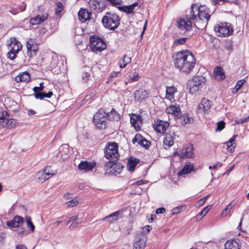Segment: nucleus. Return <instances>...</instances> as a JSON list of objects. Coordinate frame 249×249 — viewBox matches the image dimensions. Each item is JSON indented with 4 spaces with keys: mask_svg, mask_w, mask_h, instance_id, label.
<instances>
[{
    "mask_svg": "<svg viewBox=\"0 0 249 249\" xmlns=\"http://www.w3.org/2000/svg\"><path fill=\"white\" fill-rule=\"evenodd\" d=\"M189 173L190 172H172L173 174V176H174V178H172V177H171L172 176L171 174L169 175V178L172 181L176 182L180 176Z\"/></svg>",
    "mask_w": 249,
    "mask_h": 249,
    "instance_id": "ea45409f",
    "label": "nucleus"
},
{
    "mask_svg": "<svg viewBox=\"0 0 249 249\" xmlns=\"http://www.w3.org/2000/svg\"><path fill=\"white\" fill-rule=\"evenodd\" d=\"M48 15L47 14L42 15H37L34 18H31L30 20V22L32 25L39 24L47 18Z\"/></svg>",
    "mask_w": 249,
    "mask_h": 249,
    "instance_id": "393cba45",
    "label": "nucleus"
},
{
    "mask_svg": "<svg viewBox=\"0 0 249 249\" xmlns=\"http://www.w3.org/2000/svg\"><path fill=\"white\" fill-rule=\"evenodd\" d=\"M237 137V134L233 135L232 137L227 142V145L229 151L232 152L234 150L235 146H233L235 139Z\"/></svg>",
    "mask_w": 249,
    "mask_h": 249,
    "instance_id": "c9c22d12",
    "label": "nucleus"
},
{
    "mask_svg": "<svg viewBox=\"0 0 249 249\" xmlns=\"http://www.w3.org/2000/svg\"><path fill=\"white\" fill-rule=\"evenodd\" d=\"M211 106L212 101L206 98H203L199 104L197 109L198 112L204 113L209 110Z\"/></svg>",
    "mask_w": 249,
    "mask_h": 249,
    "instance_id": "a211bd4d",
    "label": "nucleus"
},
{
    "mask_svg": "<svg viewBox=\"0 0 249 249\" xmlns=\"http://www.w3.org/2000/svg\"><path fill=\"white\" fill-rule=\"evenodd\" d=\"M165 212V208L163 207H161V208H158L156 210V214H161V213H164Z\"/></svg>",
    "mask_w": 249,
    "mask_h": 249,
    "instance_id": "0e129e2a",
    "label": "nucleus"
},
{
    "mask_svg": "<svg viewBox=\"0 0 249 249\" xmlns=\"http://www.w3.org/2000/svg\"><path fill=\"white\" fill-rule=\"evenodd\" d=\"M107 119L111 121H118L120 119V114L114 109L112 108L109 112H107Z\"/></svg>",
    "mask_w": 249,
    "mask_h": 249,
    "instance_id": "2f4dec72",
    "label": "nucleus"
},
{
    "mask_svg": "<svg viewBox=\"0 0 249 249\" xmlns=\"http://www.w3.org/2000/svg\"><path fill=\"white\" fill-rule=\"evenodd\" d=\"M90 77V74L87 71L82 73V78L85 82H87Z\"/></svg>",
    "mask_w": 249,
    "mask_h": 249,
    "instance_id": "6e6d98bb",
    "label": "nucleus"
},
{
    "mask_svg": "<svg viewBox=\"0 0 249 249\" xmlns=\"http://www.w3.org/2000/svg\"><path fill=\"white\" fill-rule=\"evenodd\" d=\"M120 212L119 211H116L107 216L103 218V219H101V220L102 221H106V220H109V223H113L114 221H116L118 220V217L120 214Z\"/></svg>",
    "mask_w": 249,
    "mask_h": 249,
    "instance_id": "473e14b6",
    "label": "nucleus"
},
{
    "mask_svg": "<svg viewBox=\"0 0 249 249\" xmlns=\"http://www.w3.org/2000/svg\"><path fill=\"white\" fill-rule=\"evenodd\" d=\"M58 156L60 157L63 160H66L69 159V146L68 144H65L60 147Z\"/></svg>",
    "mask_w": 249,
    "mask_h": 249,
    "instance_id": "b1692460",
    "label": "nucleus"
},
{
    "mask_svg": "<svg viewBox=\"0 0 249 249\" xmlns=\"http://www.w3.org/2000/svg\"><path fill=\"white\" fill-rule=\"evenodd\" d=\"M107 112L104 109H100L93 116V123L98 128L104 129L107 127Z\"/></svg>",
    "mask_w": 249,
    "mask_h": 249,
    "instance_id": "39448f33",
    "label": "nucleus"
},
{
    "mask_svg": "<svg viewBox=\"0 0 249 249\" xmlns=\"http://www.w3.org/2000/svg\"><path fill=\"white\" fill-rule=\"evenodd\" d=\"M147 182V181H143L142 180H139L137 181H136L134 182L132 185H136V186H139L141 185H142L144 183H146Z\"/></svg>",
    "mask_w": 249,
    "mask_h": 249,
    "instance_id": "e2e57ef3",
    "label": "nucleus"
},
{
    "mask_svg": "<svg viewBox=\"0 0 249 249\" xmlns=\"http://www.w3.org/2000/svg\"><path fill=\"white\" fill-rule=\"evenodd\" d=\"M148 92L144 89H139L134 92V96L136 100H141L146 98L148 97Z\"/></svg>",
    "mask_w": 249,
    "mask_h": 249,
    "instance_id": "a878e982",
    "label": "nucleus"
},
{
    "mask_svg": "<svg viewBox=\"0 0 249 249\" xmlns=\"http://www.w3.org/2000/svg\"><path fill=\"white\" fill-rule=\"evenodd\" d=\"M210 196V195H207V196H205L204 198L200 199L198 201V205L202 206L203 205L206 201L207 199L208 198V197Z\"/></svg>",
    "mask_w": 249,
    "mask_h": 249,
    "instance_id": "13d9d810",
    "label": "nucleus"
},
{
    "mask_svg": "<svg viewBox=\"0 0 249 249\" xmlns=\"http://www.w3.org/2000/svg\"><path fill=\"white\" fill-rule=\"evenodd\" d=\"M206 81L205 77L201 75L196 76L190 80L188 82V86L189 88L190 92L195 93L198 91L204 84Z\"/></svg>",
    "mask_w": 249,
    "mask_h": 249,
    "instance_id": "423d86ee",
    "label": "nucleus"
},
{
    "mask_svg": "<svg viewBox=\"0 0 249 249\" xmlns=\"http://www.w3.org/2000/svg\"><path fill=\"white\" fill-rule=\"evenodd\" d=\"M78 17L82 22H84L89 19V14L83 9H81L78 13Z\"/></svg>",
    "mask_w": 249,
    "mask_h": 249,
    "instance_id": "f704fd0d",
    "label": "nucleus"
},
{
    "mask_svg": "<svg viewBox=\"0 0 249 249\" xmlns=\"http://www.w3.org/2000/svg\"><path fill=\"white\" fill-rule=\"evenodd\" d=\"M187 39V37L180 38L174 40L173 46L176 47L178 45L184 44Z\"/></svg>",
    "mask_w": 249,
    "mask_h": 249,
    "instance_id": "79ce46f5",
    "label": "nucleus"
},
{
    "mask_svg": "<svg viewBox=\"0 0 249 249\" xmlns=\"http://www.w3.org/2000/svg\"><path fill=\"white\" fill-rule=\"evenodd\" d=\"M211 206L210 205L205 207L197 215V216H204L211 209Z\"/></svg>",
    "mask_w": 249,
    "mask_h": 249,
    "instance_id": "09e8293b",
    "label": "nucleus"
},
{
    "mask_svg": "<svg viewBox=\"0 0 249 249\" xmlns=\"http://www.w3.org/2000/svg\"><path fill=\"white\" fill-rule=\"evenodd\" d=\"M78 204V201L76 198H74L67 202L68 207H73L76 206Z\"/></svg>",
    "mask_w": 249,
    "mask_h": 249,
    "instance_id": "864d4df0",
    "label": "nucleus"
},
{
    "mask_svg": "<svg viewBox=\"0 0 249 249\" xmlns=\"http://www.w3.org/2000/svg\"><path fill=\"white\" fill-rule=\"evenodd\" d=\"M44 87L42 83L40 84L39 87H36L33 89V90L35 92V94L36 93H42V91L44 90Z\"/></svg>",
    "mask_w": 249,
    "mask_h": 249,
    "instance_id": "3c124183",
    "label": "nucleus"
},
{
    "mask_svg": "<svg viewBox=\"0 0 249 249\" xmlns=\"http://www.w3.org/2000/svg\"><path fill=\"white\" fill-rule=\"evenodd\" d=\"M110 3L113 5H118L120 4L121 0H107Z\"/></svg>",
    "mask_w": 249,
    "mask_h": 249,
    "instance_id": "69168bd1",
    "label": "nucleus"
},
{
    "mask_svg": "<svg viewBox=\"0 0 249 249\" xmlns=\"http://www.w3.org/2000/svg\"><path fill=\"white\" fill-rule=\"evenodd\" d=\"M225 249H240L241 245L234 240H229L225 244Z\"/></svg>",
    "mask_w": 249,
    "mask_h": 249,
    "instance_id": "c85d7f7f",
    "label": "nucleus"
},
{
    "mask_svg": "<svg viewBox=\"0 0 249 249\" xmlns=\"http://www.w3.org/2000/svg\"><path fill=\"white\" fill-rule=\"evenodd\" d=\"M25 219L28 227L30 228L31 232H33L35 230V226L31 221V217L28 216L25 217Z\"/></svg>",
    "mask_w": 249,
    "mask_h": 249,
    "instance_id": "37998d69",
    "label": "nucleus"
},
{
    "mask_svg": "<svg viewBox=\"0 0 249 249\" xmlns=\"http://www.w3.org/2000/svg\"><path fill=\"white\" fill-rule=\"evenodd\" d=\"M132 142L133 143L137 142L146 149H148L151 144L149 141H147L140 134H137L135 135V137L132 140Z\"/></svg>",
    "mask_w": 249,
    "mask_h": 249,
    "instance_id": "2eb2a0df",
    "label": "nucleus"
},
{
    "mask_svg": "<svg viewBox=\"0 0 249 249\" xmlns=\"http://www.w3.org/2000/svg\"><path fill=\"white\" fill-rule=\"evenodd\" d=\"M248 121H249V116L246 118L240 119L237 121H236V123L237 124H242Z\"/></svg>",
    "mask_w": 249,
    "mask_h": 249,
    "instance_id": "052dcab7",
    "label": "nucleus"
},
{
    "mask_svg": "<svg viewBox=\"0 0 249 249\" xmlns=\"http://www.w3.org/2000/svg\"><path fill=\"white\" fill-rule=\"evenodd\" d=\"M131 61V58L125 55L123 58L119 60L118 65L120 68H124L128 64L130 63Z\"/></svg>",
    "mask_w": 249,
    "mask_h": 249,
    "instance_id": "72a5a7b5",
    "label": "nucleus"
},
{
    "mask_svg": "<svg viewBox=\"0 0 249 249\" xmlns=\"http://www.w3.org/2000/svg\"><path fill=\"white\" fill-rule=\"evenodd\" d=\"M177 89L173 86L166 87V98L170 101L174 99V93L177 92Z\"/></svg>",
    "mask_w": 249,
    "mask_h": 249,
    "instance_id": "c756f323",
    "label": "nucleus"
},
{
    "mask_svg": "<svg viewBox=\"0 0 249 249\" xmlns=\"http://www.w3.org/2000/svg\"><path fill=\"white\" fill-rule=\"evenodd\" d=\"M147 240L146 236L142 235L141 237L138 238V240L133 245V249H144Z\"/></svg>",
    "mask_w": 249,
    "mask_h": 249,
    "instance_id": "5701e85b",
    "label": "nucleus"
},
{
    "mask_svg": "<svg viewBox=\"0 0 249 249\" xmlns=\"http://www.w3.org/2000/svg\"><path fill=\"white\" fill-rule=\"evenodd\" d=\"M183 122L182 123L183 124H186L189 123H191L193 119L189 117L188 115L185 114L182 117Z\"/></svg>",
    "mask_w": 249,
    "mask_h": 249,
    "instance_id": "603ef678",
    "label": "nucleus"
},
{
    "mask_svg": "<svg viewBox=\"0 0 249 249\" xmlns=\"http://www.w3.org/2000/svg\"><path fill=\"white\" fill-rule=\"evenodd\" d=\"M221 166V164L220 163H216V164L215 165H213V166H209V169L210 170H218L219 169L218 168V166H219L220 167Z\"/></svg>",
    "mask_w": 249,
    "mask_h": 249,
    "instance_id": "680f3d73",
    "label": "nucleus"
},
{
    "mask_svg": "<svg viewBox=\"0 0 249 249\" xmlns=\"http://www.w3.org/2000/svg\"><path fill=\"white\" fill-rule=\"evenodd\" d=\"M120 18L114 13L107 12L102 18V22L105 27L114 30L116 29L120 24Z\"/></svg>",
    "mask_w": 249,
    "mask_h": 249,
    "instance_id": "7ed1b4c3",
    "label": "nucleus"
},
{
    "mask_svg": "<svg viewBox=\"0 0 249 249\" xmlns=\"http://www.w3.org/2000/svg\"><path fill=\"white\" fill-rule=\"evenodd\" d=\"M173 57L175 68L186 74L190 73L196 65L194 56L188 51L178 52L174 54Z\"/></svg>",
    "mask_w": 249,
    "mask_h": 249,
    "instance_id": "f03ea898",
    "label": "nucleus"
},
{
    "mask_svg": "<svg viewBox=\"0 0 249 249\" xmlns=\"http://www.w3.org/2000/svg\"><path fill=\"white\" fill-rule=\"evenodd\" d=\"M88 3L90 8L97 12L103 11L106 7L102 0H89Z\"/></svg>",
    "mask_w": 249,
    "mask_h": 249,
    "instance_id": "9d476101",
    "label": "nucleus"
},
{
    "mask_svg": "<svg viewBox=\"0 0 249 249\" xmlns=\"http://www.w3.org/2000/svg\"><path fill=\"white\" fill-rule=\"evenodd\" d=\"M215 31L218 34L219 36H228L232 32V29L227 23L218 24L214 27Z\"/></svg>",
    "mask_w": 249,
    "mask_h": 249,
    "instance_id": "1a4fd4ad",
    "label": "nucleus"
},
{
    "mask_svg": "<svg viewBox=\"0 0 249 249\" xmlns=\"http://www.w3.org/2000/svg\"><path fill=\"white\" fill-rule=\"evenodd\" d=\"M54 175L55 173L52 174L50 172H36L35 177L38 182L42 183Z\"/></svg>",
    "mask_w": 249,
    "mask_h": 249,
    "instance_id": "aec40b11",
    "label": "nucleus"
},
{
    "mask_svg": "<svg viewBox=\"0 0 249 249\" xmlns=\"http://www.w3.org/2000/svg\"><path fill=\"white\" fill-rule=\"evenodd\" d=\"M225 123L223 121H221L217 123V128L215 131H220L225 128Z\"/></svg>",
    "mask_w": 249,
    "mask_h": 249,
    "instance_id": "8fccbe9b",
    "label": "nucleus"
},
{
    "mask_svg": "<svg viewBox=\"0 0 249 249\" xmlns=\"http://www.w3.org/2000/svg\"><path fill=\"white\" fill-rule=\"evenodd\" d=\"M26 47L28 51L27 54L29 57H31L36 55L38 48L33 40L30 38L27 42Z\"/></svg>",
    "mask_w": 249,
    "mask_h": 249,
    "instance_id": "9b49d317",
    "label": "nucleus"
},
{
    "mask_svg": "<svg viewBox=\"0 0 249 249\" xmlns=\"http://www.w3.org/2000/svg\"><path fill=\"white\" fill-rule=\"evenodd\" d=\"M16 249H27L25 246L20 244L16 246Z\"/></svg>",
    "mask_w": 249,
    "mask_h": 249,
    "instance_id": "774afa93",
    "label": "nucleus"
},
{
    "mask_svg": "<svg viewBox=\"0 0 249 249\" xmlns=\"http://www.w3.org/2000/svg\"><path fill=\"white\" fill-rule=\"evenodd\" d=\"M130 123L135 129L138 131L142 124V119L140 115L132 114L130 116Z\"/></svg>",
    "mask_w": 249,
    "mask_h": 249,
    "instance_id": "ddd939ff",
    "label": "nucleus"
},
{
    "mask_svg": "<svg viewBox=\"0 0 249 249\" xmlns=\"http://www.w3.org/2000/svg\"><path fill=\"white\" fill-rule=\"evenodd\" d=\"M10 41V43L8 44V52L7 53L6 56L8 59L14 60L17 57V54L21 50L22 45L16 38L11 37Z\"/></svg>",
    "mask_w": 249,
    "mask_h": 249,
    "instance_id": "20e7f679",
    "label": "nucleus"
},
{
    "mask_svg": "<svg viewBox=\"0 0 249 249\" xmlns=\"http://www.w3.org/2000/svg\"><path fill=\"white\" fill-rule=\"evenodd\" d=\"M190 19L180 18L177 22V26L179 30L186 32L192 27V22L195 26L199 30L204 29L207 26L208 21L212 15L209 8L206 5L198 6L196 4H193L190 9Z\"/></svg>",
    "mask_w": 249,
    "mask_h": 249,
    "instance_id": "f257e3e1",
    "label": "nucleus"
},
{
    "mask_svg": "<svg viewBox=\"0 0 249 249\" xmlns=\"http://www.w3.org/2000/svg\"><path fill=\"white\" fill-rule=\"evenodd\" d=\"M23 220L24 219L22 217L16 216L12 220L7 221L6 224L11 228H18L21 225Z\"/></svg>",
    "mask_w": 249,
    "mask_h": 249,
    "instance_id": "4be33fe9",
    "label": "nucleus"
},
{
    "mask_svg": "<svg viewBox=\"0 0 249 249\" xmlns=\"http://www.w3.org/2000/svg\"><path fill=\"white\" fill-rule=\"evenodd\" d=\"M246 81L244 79H241L238 81L236 83V84L235 86V88L236 89V91L239 89L245 83Z\"/></svg>",
    "mask_w": 249,
    "mask_h": 249,
    "instance_id": "5fc2aeb1",
    "label": "nucleus"
},
{
    "mask_svg": "<svg viewBox=\"0 0 249 249\" xmlns=\"http://www.w3.org/2000/svg\"><path fill=\"white\" fill-rule=\"evenodd\" d=\"M26 5L24 3V2H22V5H20L18 8L13 7L11 8V10H10V12L13 15H16L20 12H23L25 10Z\"/></svg>",
    "mask_w": 249,
    "mask_h": 249,
    "instance_id": "4c0bfd02",
    "label": "nucleus"
},
{
    "mask_svg": "<svg viewBox=\"0 0 249 249\" xmlns=\"http://www.w3.org/2000/svg\"><path fill=\"white\" fill-rule=\"evenodd\" d=\"M90 46L93 51L101 52L106 48L104 41L100 37L96 36L90 37Z\"/></svg>",
    "mask_w": 249,
    "mask_h": 249,
    "instance_id": "6e6552de",
    "label": "nucleus"
},
{
    "mask_svg": "<svg viewBox=\"0 0 249 249\" xmlns=\"http://www.w3.org/2000/svg\"><path fill=\"white\" fill-rule=\"evenodd\" d=\"M175 133L173 131H169L167 132L163 140V147L164 149H168L172 146L174 143Z\"/></svg>",
    "mask_w": 249,
    "mask_h": 249,
    "instance_id": "f8f14e48",
    "label": "nucleus"
},
{
    "mask_svg": "<svg viewBox=\"0 0 249 249\" xmlns=\"http://www.w3.org/2000/svg\"><path fill=\"white\" fill-rule=\"evenodd\" d=\"M155 130L160 133H164L169 127V124L166 121L158 120L155 124Z\"/></svg>",
    "mask_w": 249,
    "mask_h": 249,
    "instance_id": "412c9836",
    "label": "nucleus"
},
{
    "mask_svg": "<svg viewBox=\"0 0 249 249\" xmlns=\"http://www.w3.org/2000/svg\"><path fill=\"white\" fill-rule=\"evenodd\" d=\"M193 164L191 163H186L180 171H194Z\"/></svg>",
    "mask_w": 249,
    "mask_h": 249,
    "instance_id": "a18cd8bd",
    "label": "nucleus"
},
{
    "mask_svg": "<svg viewBox=\"0 0 249 249\" xmlns=\"http://www.w3.org/2000/svg\"><path fill=\"white\" fill-rule=\"evenodd\" d=\"M194 147L193 145L191 143H187L185 146H184L182 150V153L181 154V157L190 158H192L194 155Z\"/></svg>",
    "mask_w": 249,
    "mask_h": 249,
    "instance_id": "6ab92c4d",
    "label": "nucleus"
},
{
    "mask_svg": "<svg viewBox=\"0 0 249 249\" xmlns=\"http://www.w3.org/2000/svg\"><path fill=\"white\" fill-rule=\"evenodd\" d=\"M168 113L173 114L175 116H178L180 114V108L179 105L175 104L169 106L166 109Z\"/></svg>",
    "mask_w": 249,
    "mask_h": 249,
    "instance_id": "bb28decb",
    "label": "nucleus"
},
{
    "mask_svg": "<svg viewBox=\"0 0 249 249\" xmlns=\"http://www.w3.org/2000/svg\"><path fill=\"white\" fill-rule=\"evenodd\" d=\"M17 121L14 119H7L3 116L0 117V124L3 127L10 129L15 127Z\"/></svg>",
    "mask_w": 249,
    "mask_h": 249,
    "instance_id": "f3484780",
    "label": "nucleus"
},
{
    "mask_svg": "<svg viewBox=\"0 0 249 249\" xmlns=\"http://www.w3.org/2000/svg\"><path fill=\"white\" fill-rule=\"evenodd\" d=\"M118 148L116 142L108 143L105 149V157L110 160H117L119 158Z\"/></svg>",
    "mask_w": 249,
    "mask_h": 249,
    "instance_id": "0eeeda50",
    "label": "nucleus"
},
{
    "mask_svg": "<svg viewBox=\"0 0 249 249\" xmlns=\"http://www.w3.org/2000/svg\"><path fill=\"white\" fill-rule=\"evenodd\" d=\"M116 160H109L106 162L104 166V169L106 171H117V170L121 169L122 170L124 167L121 165L120 164H118L115 162Z\"/></svg>",
    "mask_w": 249,
    "mask_h": 249,
    "instance_id": "4468645a",
    "label": "nucleus"
},
{
    "mask_svg": "<svg viewBox=\"0 0 249 249\" xmlns=\"http://www.w3.org/2000/svg\"><path fill=\"white\" fill-rule=\"evenodd\" d=\"M96 166V162L92 161H81L79 164L78 167V169L80 170H85V171H88L92 170Z\"/></svg>",
    "mask_w": 249,
    "mask_h": 249,
    "instance_id": "dca6fc26",
    "label": "nucleus"
},
{
    "mask_svg": "<svg viewBox=\"0 0 249 249\" xmlns=\"http://www.w3.org/2000/svg\"><path fill=\"white\" fill-rule=\"evenodd\" d=\"M234 204H232V203H230L225 208L223 212L222 213V214L224 215L225 216H227L228 213H229L234 206Z\"/></svg>",
    "mask_w": 249,
    "mask_h": 249,
    "instance_id": "de8ad7c7",
    "label": "nucleus"
},
{
    "mask_svg": "<svg viewBox=\"0 0 249 249\" xmlns=\"http://www.w3.org/2000/svg\"><path fill=\"white\" fill-rule=\"evenodd\" d=\"M120 9L127 13V14H131L134 12L133 9L130 5L120 7Z\"/></svg>",
    "mask_w": 249,
    "mask_h": 249,
    "instance_id": "c03bdc74",
    "label": "nucleus"
},
{
    "mask_svg": "<svg viewBox=\"0 0 249 249\" xmlns=\"http://www.w3.org/2000/svg\"><path fill=\"white\" fill-rule=\"evenodd\" d=\"M152 227L151 226H149V225H146V226H145L143 228H142V230L143 231H146V233H147L148 232H149L151 230H152Z\"/></svg>",
    "mask_w": 249,
    "mask_h": 249,
    "instance_id": "338daca9",
    "label": "nucleus"
},
{
    "mask_svg": "<svg viewBox=\"0 0 249 249\" xmlns=\"http://www.w3.org/2000/svg\"><path fill=\"white\" fill-rule=\"evenodd\" d=\"M214 74L216 77H218L220 80H223L225 78V74L222 68L216 67L214 70Z\"/></svg>",
    "mask_w": 249,
    "mask_h": 249,
    "instance_id": "e433bc0d",
    "label": "nucleus"
},
{
    "mask_svg": "<svg viewBox=\"0 0 249 249\" xmlns=\"http://www.w3.org/2000/svg\"><path fill=\"white\" fill-rule=\"evenodd\" d=\"M139 79V74L138 72L134 71L130 75L128 81L129 83L138 81Z\"/></svg>",
    "mask_w": 249,
    "mask_h": 249,
    "instance_id": "a19ab883",
    "label": "nucleus"
},
{
    "mask_svg": "<svg viewBox=\"0 0 249 249\" xmlns=\"http://www.w3.org/2000/svg\"><path fill=\"white\" fill-rule=\"evenodd\" d=\"M30 76L28 72H23L20 73L18 75L15 77V81L17 83L21 82H28L30 81Z\"/></svg>",
    "mask_w": 249,
    "mask_h": 249,
    "instance_id": "cd10ccee",
    "label": "nucleus"
},
{
    "mask_svg": "<svg viewBox=\"0 0 249 249\" xmlns=\"http://www.w3.org/2000/svg\"><path fill=\"white\" fill-rule=\"evenodd\" d=\"M53 93L52 91H49L48 93H45L42 92V93H36L35 94V97L36 99H43L44 98H50L53 95Z\"/></svg>",
    "mask_w": 249,
    "mask_h": 249,
    "instance_id": "58836bf2",
    "label": "nucleus"
},
{
    "mask_svg": "<svg viewBox=\"0 0 249 249\" xmlns=\"http://www.w3.org/2000/svg\"><path fill=\"white\" fill-rule=\"evenodd\" d=\"M64 9V6L61 2L57 3V9L55 11V14L59 16L61 15V12Z\"/></svg>",
    "mask_w": 249,
    "mask_h": 249,
    "instance_id": "49530a36",
    "label": "nucleus"
},
{
    "mask_svg": "<svg viewBox=\"0 0 249 249\" xmlns=\"http://www.w3.org/2000/svg\"><path fill=\"white\" fill-rule=\"evenodd\" d=\"M182 208L183 207L182 206H178L174 208L172 210V214H176L177 213H179L181 212Z\"/></svg>",
    "mask_w": 249,
    "mask_h": 249,
    "instance_id": "bf43d9fd",
    "label": "nucleus"
},
{
    "mask_svg": "<svg viewBox=\"0 0 249 249\" xmlns=\"http://www.w3.org/2000/svg\"><path fill=\"white\" fill-rule=\"evenodd\" d=\"M138 159L131 157L127 161V168L129 171H134L135 169V166L139 163Z\"/></svg>",
    "mask_w": 249,
    "mask_h": 249,
    "instance_id": "7c9ffc66",
    "label": "nucleus"
},
{
    "mask_svg": "<svg viewBox=\"0 0 249 249\" xmlns=\"http://www.w3.org/2000/svg\"><path fill=\"white\" fill-rule=\"evenodd\" d=\"M226 49L229 52H231L233 50V45L231 41H228L226 43Z\"/></svg>",
    "mask_w": 249,
    "mask_h": 249,
    "instance_id": "4d7b16f0",
    "label": "nucleus"
}]
</instances>
